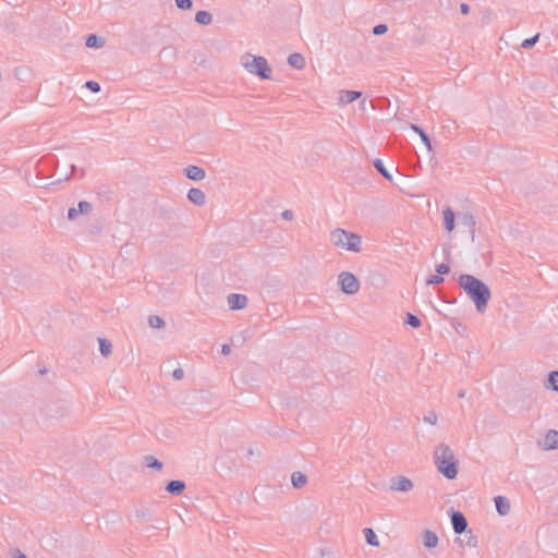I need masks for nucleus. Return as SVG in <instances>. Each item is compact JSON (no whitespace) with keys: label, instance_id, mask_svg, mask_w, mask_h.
Masks as SVG:
<instances>
[{"label":"nucleus","instance_id":"obj_1","mask_svg":"<svg viewBox=\"0 0 558 558\" xmlns=\"http://www.w3.org/2000/svg\"><path fill=\"white\" fill-rule=\"evenodd\" d=\"M460 286L474 302L478 312H484L490 299V291L486 284L471 275H462L459 278Z\"/></svg>","mask_w":558,"mask_h":558},{"label":"nucleus","instance_id":"obj_2","mask_svg":"<svg viewBox=\"0 0 558 558\" xmlns=\"http://www.w3.org/2000/svg\"><path fill=\"white\" fill-rule=\"evenodd\" d=\"M241 64L250 74L262 80L271 77V66L264 57L245 53L241 57Z\"/></svg>","mask_w":558,"mask_h":558},{"label":"nucleus","instance_id":"obj_3","mask_svg":"<svg viewBox=\"0 0 558 558\" xmlns=\"http://www.w3.org/2000/svg\"><path fill=\"white\" fill-rule=\"evenodd\" d=\"M331 244L340 250L360 252L362 239L360 235L343 229H336L330 234Z\"/></svg>","mask_w":558,"mask_h":558},{"label":"nucleus","instance_id":"obj_4","mask_svg":"<svg viewBox=\"0 0 558 558\" xmlns=\"http://www.w3.org/2000/svg\"><path fill=\"white\" fill-rule=\"evenodd\" d=\"M438 471L447 478L452 480L458 474L457 461L448 447H440L435 452Z\"/></svg>","mask_w":558,"mask_h":558},{"label":"nucleus","instance_id":"obj_5","mask_svg":"<svg viewBox=\"0 0 558 558\" xmlns=\"http://www.w3.org/2000/svg\"><path fill=\"white\" fill-rule=\"evenodd\" d=\"M339 281L344 293L354 294L360 289L357 279L350 272H342L339 276Z\"/></svg>","mask_w":558,"mask_h":558},{"label":"nucleus","instance_id":"obj_6","mask_svg":"<svg viewBox=\"0 0 558 558\" xmlns=\"http://www.w3.org/2000/svg\"><path fill=\"white\" fill-rule=\"evenodd\" d=\"M412 488H413L412 482L404 476L396 477L391 482V489H393V490L410 492Z\"/></svg>","mask_w":558,"mask_h":558},{"label":"nucleus","instance_id":"obj_7","mask_svg":"<svg viewBox=\"0 0 558 558\" xmlns=\"http://www.w3.org/2000/svg\"><path fill=\"white\" fill-rule=\"evenodd\" d=\"M452 526L456 533H462L465 531L468 523L464 515L460 512H454L451 518Z\"/></svg>","mask_w":558,"mask_h":558},{"label":"nucleus","instance_id":"obj_8","mask_svg":"<svg viewBox=\"0 0 558 558\" xmlns=\"http://www.w3.org/2000/svg\"><path fill=\"white\" fill-rule=\"evenodd\" d=\"M246 303H247L246 296L241 295V294H231L228 298V304H229L230 308H232V310L244 308L246 306Z\"/></svg>","mask_w":558,"mask_h":558},{"label":"nucleus","instance_id":"obj_9","mask_svg":"<svg viewBox=\"0 0 558 558\" xmlns=\"http://www.w3.org/2000/svg\"><path fill=\"white\" fill-rule=\"evenodd\" d=\"M360 97H361V93L360 92L343 90L339 95V101L342 105H347V104H350V102L359 99Z\"/></svg>","mask_w":558,"mask_h":558},{"label":"nucleus","instance_id":"obj_10","mask_svg":"<svg viewBox=\"0 0 558 558\" xmlns=\"http://www.w3.org/2000/svg\"><path fill=\"white\" fill-rule=\"evenodd\" d=\"M544 448L546 449H555L558 447V432L557 430H549L547 435L545 436Z\"/></svg>","mask_w":558,"mask_h":558},{"label":"nucleus","instance_id":"obj_11","mask_svg":"<svg viewBox=\"0 0 558 558\" xmlns=\"http://www.w3.org/2000/svg\"><path fill=\"white\" fill-rule=\"evenodd\" d=\"M186 175L194 181H199L205 178V171L196 166H190L185 170Z\"/></svg>","mask_w":558,"mask_h":558},{"label":"nucleus","instance_id":"obj_12","mask_svg":"<svg viewBox=\"0 0 558 558\" xmlns=\"http://www.w3.org/2000/svg\"><path fill=\"white\" fill-rule=\"evenodd\" d=\"M195 22L199 25H209L213 21V14L206 10H199L196 12Z\"/></svg>","mask_w":558,"mask_h":558},{"label":"nucleus","instance_id":"obj_13","mask_svg":"<svg viewBox=\"0 0 558 558\" xmlns=\"http://www.w3.org/2000/svg\"><path fill=\"white\" fill-rule=\"evenodd\" d=\"M189 199L196 204L203 205L205 203V194L199 189H191L187 194Z\"/></svg>","mask_w":558,"mask_h":558},{"label":"nucleus","instance_id":"obj_14","mask_svg":"<svg viewBox=\"0 0 558 558\" xmlns=\"http://www.w3.org/2000/svg\"><path fill=\"white\" fill-rule=\"evenodd\" d=\"M288 63L298 70H302L305 66V59L300 53H292L289 59Z\"/></svg>","mask_w":558,"mask_h":558},{"label":"nucleus","instance_id":"obj_15","mask_svg":"<svg viewBox=\"0 0 558 558\" xmlns=\"http://www.w3.org/2000/svg\"><path fill=\"white\" fill-rule=\"evenodd\" d=\"M495 505H496L497 511L501 515L507 514L510 509V505H509L508 500L502 496H498L495 498Z\"/></svg>","mask_w":558,"mask_h":558},{"label":"nucleus","instance_id":"obj_16","mask_svg":"<svg viewBox=\"0 0 558 558\" xmlns=\"http://www.w3.org/2000/svg\"><path fill=\"white\" fill-rule=\"evenodd\" d=\"M424 545L427 548H434L438 544L437 535L432 531H425L423 534Z\"/></svg>","mask_w":558,"mask_h":558},{"label":"nucleus","instance_id":"obj_17","mask_svg":"<svg viewBox=\"0 0 558 558\" xmlns=\"http://www.w3.org/2000/svg\"><path fill=\"white\" fill-rule=\"evenodd\" d=\"M442 214L446 229L451 232L454 229V214L450 208H446Z\"/></svg>","mask_w":558,"mask_h":558},{"label":"nucleus","instance_id":"obj_18","mask_svg":"<svg viewBox=\"0 0 558 558\" xmlns=\"http://www.w3.org/2000/svg\"><path fill=\"white\" fill-rule=\"evenodd\" d=\"M90 209H92V205L89 203L81 202L78 204V210L75 209V208H71L69 210L68 216H69L70 219H73L77 215L78 211L82 213V214H85V213H88Z\"/></svg>","mask_w":558,"mask_h":558},{"label":"nucleus","instance_id":"obj_19","mask_svg":"<svg viewBox=\"0 0 558 558\" xmlns=\"http://www.w3.org/2000/svg\"><path fill=\"white\" fill-rule=\"evenodd\" d=\"M184 483L181 482V481H171L168 486H167V490L170 493V494H173V495H180L183 490H184Z\"/></svg>","mask_w":558,"mask_h":558},{"label":"nucleus","instance_id":"obj_20","mask_svg":"<svg viewBox=\"0 0 558 558\" xmlns=\"http://www.w3.org/2000/svg\"><path fill=\"white\" fill-rule=\"evenodd\" d=\"M105 45L104 37H87L85 46L87 48H100Z\"/></svg>","mask_w":558,"mask_h":558},{"label":"nucleus","instance_id":"obj_21","mask_svg":"<svg viewBox=\"0 0 558 558\" xmlns=\"http://www.w3.org/2000/svg\"><path fill=\"white\" fill-rule=\"evenodd\" d=\"M291 481L294 487L299 488L305 485L306 476L300 472H295L291 476Z\"/></svg>","mask_w":558,"mask_h":558},{"label":"nucleus","instance_id":"obj_22","mask_svg":"<svg viewBox=\"0 0 558 558\" xmlns=\"http://www.w3.org/2000/svg\"><path fill=\"white\" fill-rule=\"evenodd\" d=\"M364 535H365L366 542L369 545H372V546H378L379 545L377 535L375 534V532L372 529H369V527L365 529L364 530Z\"/></svg>","mask_w":558,"mask_h":558},{"label":"nucleus","instance_id":"obj_23","mask_svg":"<svg viewBox=\"0 0 558 558\" xmlns=\"http://www.w3.org/2000/svg\"><path fill=\"white\" fill-rule=\"evenodd\" d=\"M411 128H412L413 131H415L420 135L421 140L426 145L427 149L430 150L432 149V145H430V142H429L427 135L424 133V131L421 130L416 125H412Z\"/></svg>","mask_w":558,"mask_h":558},{"label":"nucleus","instance_id":"obj_24","mask_svg":"<svg viewBox=\"0 0 558 558\" xmlns=\"http://www.w3.org/2000/svg\"><path fill=\"white\" fill-rule=\"evenodd\" d=\"M178 9L187 11L193 8V0H174Z\"/></svg>","mask_w":558,"mask_h":558},{"label":"nucleus","instance_id":"obj_25","mask_svg":"<svg viewBox=\"0 0 558 558\" xmlns=\"http://www.w3.org/2000/svg\"><path fill=\"white\" fill-rule=\"evenodd\" d=\"M388 32L386 23H379L372 28V35H385Z\"/></svg>","mask_w":558,"mask_h":558},{"label":"nucleus","instance_id":"obj_26","mask_svg":"<svg viewBox=\"0 0 558 558\" xmlns=\"http://www.w3.org/2000/svg\"><path fill=\"white\" fill-rule=\"evenodd\" d=\"M99 344L102 355L108 356L111 353V343L106 339H99Z\"/></svg>","mask_w":558,"mask_h":558},{"label":"nucleus","instance_id":"obj_27","mask_svg":"<svg viewBox=\"0 0 558 558\" xmlns=\"http://www.w3.org/2000/svg\"><path fill=\"white\" fill-rule=\"evenodd\" d=\"M548 381L554 390H558V372H551L548 376Z\"/></svg>","mask_w":558,"mask_h":558},{"label":"nucleus","instance_id":"obj_28","mask_svg":"<svg viewBox=\"0 0 558 558\" xmlns=\"http://www.w3.org/2000/svg\"><path fill=\"white\" fill-rule=\"evenodd\" d=\"M407 323L414 328H418L421 326V320L412 314H408Z\"/></svg>","mask_w":558,"mask_h":558},{"label":"nucleus","instance_id":"obj_29","mask_svg":"<svg viewBox=\"0 0 558 558\" xmlns=\"http://www.w3.org/2000/svg\"><path fill=\"white\" fill-rule=\"evenodd\" d=\"M537 39L538 37L526 38L525 40L522 41L521 47L524 49H530L536 44Z\"/></svg>","mask_w":558,"mask_h":558},{"label":"nucleus","instance_id":"obj_30","mask_svg":"<svg viewBox=\"0 0 558 558\" xmlns=\"http://www.w3.org/2000/svg\"><path fill=\"white\" fill-rule=\"evenodd\" d=\"M149 325L153 328H160L163 326V320L158 316H153L149 318Z\"/></svg>","mask_w":558,"mask_h":558},{"label":"nucleus","instance_id":"obj_31","mask_svg":"<svg viewBox=\"0 0 558 558\" xmlns=\"http://www.w3.org/2000/svg\"><path fill=\"white\" fill-rule=\"evenodd\" d=\"M146 465L148 468L161 469V463L154 457L146 458Z\"/></svg>","mask_w":558,"mask_h":558},{"label":"nucleus","instance_id":"obj_32","mask_svg":"<svg viewBox=\"0 0 558 558\" xmlns=\"http://www.w3.org/2000/svg\"><path fill=\"white\" fill-rule=\"evenodd\" d=\"M375 167L376 169L387 179H391V175L386 171V169L384 168V165L380 160H376L375 161Z\"/></svg>","mask_w":558,"mask_h":558},{"label":"nucleus","instance_id":"obj_33","mask_svg":"<svg viewBox=\"0 0 558 558\" xmlns=\"http://www.w3.org/2000/svg\"><path fill=\"white\" fill-rule=\"evenodd\" d=\"M442 281V277L440 275H435V276H432L427 279L426 283L427 284H437V283H440Z\"/></svg>","mask_w":558,"mask_h":558},{"label":"nucleus","instance_id":"obj_34","mask_svg":"<svg viewBox=\"0 0 558 558\" xmlns=\"http://www.w3.org/2000/svg\"><path fill=\"white\" fill-rule=\"evenodd\" d=\"M86 87L89 88L92 92L97 93L100 89V86L97 82L89 81L86 83Z\"/></svg>","mask_w":558,"mask_h":558},{"label":"nucleus","instance_id":"obj_35","mask_svg":"<svg viewBox=\"0 0 558 558\" xmlns=\"http://www.w3.org/2000/svg\"><path fill=\"white\" fill-rule=\"evenodd\" d=\"M449 271V267L445 264H440L437 266V272L439 275H444V274H447Z\"/></svg>","mask_w":558,"mask_h":558},{"label":"nucleus","instance_id":"obj_36","mask_svg":"<svg viewBox=\"0 0 558 558\" xmlns=\"http://www.w3.org/2000/svg\"><path fill=\"white\" fill-rule=\"evenodd\" d=\"M460 12H461L463 15L469 14V12H470V5H469L468 3H465V2H462V3L460 4Z\"/></svg>","mask_w":558,"mask_h":558},{"label":"nucleus","instance_id":"obj_37","mask_svg":"<svg viewBox=\"0 0 558 558\" xmlns=\"http://www.w3.org/2000/svg\"><path fill=\"white\" fill-rule=\"evenodd\" d=\"M173 376L177 378V379H181L183 377V371L182 369H175L173 372Z\"/></svg>","mask_w":558,"mask_h":558},{"label":"nucleus","instance_id":"obj_38","mask_svg":"<svg viewBox=\"0 0 558 558\" xmlns=\"http://www.w3.org/2000/svg\"><path fill=\"white\" fill-rule=\"evenodd\" d=\"M13 558H26V557L21 551H16V553L13 554Z\"/></svg>","mask_w":558,"mask_h":558},{"label":"nucleus","instance_id":"obj_39","mask_svg":"<svg viewBox=\"0 0 558 558\" xmlns=\"http://www.w3.org/2000/svg\"><path fill=\"white\" fill-rule=\"evenodd\" d=\"M283 217H284L286 219H289V218H291V217H292V214H291L290 211H284V213H283Z\"/></svg>","mask_w":558,"mask_h":558},{"label":"nucleus","instance_id":"obj_40","mask_svg":"<svg viewBox=\"0 0 558 558\" xmlns=\"http://www.w3.org/2000/svg\"><path fill=\"white\" fill-rule=\"evenodd\" d=\"M222 352L228 354L230 352V348L228 345H223Z\"/></svg>","mask_w":558,"mask_h":558},{"label":"nucleus","instance_id":"obj_41","mask_svg":"<svg viewBox=\"0 0 558 558\" xmlns=\"http://www.w3.org/2000/svg\"><path fill=\"white\" fill-rule=\"evenodd\" d=\"M87 35L94 36L97 35L96 33H88Z\"/></svg>","mask_w":558,"mask_h":558}]
</instances>
